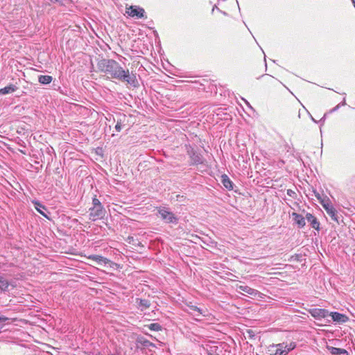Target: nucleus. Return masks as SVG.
Returning <instances> with one entry per match:
<instances>
[{
  "label": "nucleus",
  "instance_id": "1",
  "mask_svg": "<svg viewBox=\"0 0 355 355\" xmlns=\"http://www.w3.org/2000/svg\"><path fill=\"white\" fill-rule=\"evenodd\" d=\"M98 70L110 76L112 78L128 83L136 87L137 80L136 76L130 73L129 70H125L118 62L112 59H101L97 63Z\"/></svg>",
  "mask_w": 355,
  "mask_h": 355
},
{
  "label": "nucleus",
  "instance_id": "2",
  "mask_svg": "<svg viewBox=\"0 0 355 355\" xmlns=\"http://www.w3.org/2000/svg\"><path fill=\"white\" fill-rule=\"evenodd\" d=\"M92 206L89 209V219L92 221L103 219L106 215V210L96 195L92 198Z\"/></svg>",
  "mask_w": 355,
  "mask_h": 355
},
{
  "label": "nucleus",
  "instance_id": "3",
  "mask_svg": "<svg viewBox=\"0 0 355 355\" xmlns=\"http://www.w3.org/2000/svg\"><path fill=\"white\" fill-rule=\"evenodd\" d=\"M157 210L159 214L162 219L166 223L178 224V218L173 214L169 207L166 206H160L157 207Z\"/></svg>",
  "mask_w": 355,
  "mask_h": 355
},
{
  "label": "nucleus",
  "instance_id": "4",
  "mask_svg": "<svg viewBox=\"0 0 355 355\" xmlns=\"http://www.w3.org/2000/svg\"><path fill=\"white\" fill-rule=\"evenodd\" d=\"M320 204L323 207V208L327 211V214L331 217V218L339 223L338 216L337 215V211L332 206L329 198L327 199H323L320 200Z\"/></svg>",
  "mask_w": 355,
  "mask_h": 355
},
{
  "label": "nucleus",
  "instance_id": "5",
  "mask_svg": "<svg viewBox=\"0 0 355 355\" xmlns=\"http://www.w3.org/2000/svg\"><path fill=\"white\" fill-rule=\"evenodd\" d=\"M125 13L131 17L137 19L146 18L145 10L144 8L138 6H128L125 7Z\"/></svg>",
  "mask_w": 355,
  "mask_h": 355
},
{
  "label": "nucleus",
  "instance_id": "6",
  "mask_svg": "<svg viewBox=\"0 0 355 355\" xmlns=\"http://www.w3.org/2000/svg\"><path fill=\"white\" fill-rule=\"evenodd\" d=\"M286 347L285 343L272 344L268 347L267 351L269 355H286Z\"/></svg>",
  "mask_w": 355,
  "mask_h": 355
},
{
  "label": "nucleus",
  "instance_id": "7",
  "mask_svg": "<svg viewBox=\"0 0 355 355\" xmlns=\"http://www.w3.org/2000/svg\"><path fill=\"white\" fill-rule=\"evenodd\" d=\"M187 153L191 158V164L198 165L203 163L204 158L200 153H197L193 148L189 149Z\"/></svg>",
  "mask_w": 355,
  "mask_h": 355
},
{
  "label": "nucleus",
  "instance_id": "8",
  "mask_svg": "<svg viewBox=\"0 0 355 355\" xmlns=\"http://www.w3.org/2000/svg\"><path fill=\"white\" fill-rule=\"evenodd\" d=\"M309 313L312 317L317 320L324 318L329 315V311L324 309L314 308L309 310Z\"/></svg>",
  "mask_w": 355,
  "mask_h": 355
},
{
  "label": "nucleus",
  "instance_id": "9",
  "mask_svg": "<svg viewBox=\"0 0 355 355\" xmlns=\"http://www.w3.org/2000/svg\"><path fill=\"white\" fill-rule=\"evenodd\" d=\"M33 205H34L35 209L44 217L47 219H49V211H47L46 206L42 205L40 201L37 200H34L32 201Z\"/></svg>",
  "mask_w": 355,
  "mask_h": 355
},
{
  "label": "nucleus",
  "instance_id": "10",
  "mask_svg": "<svg viewBox=\"0 0 355 355\" xmlns=\"http://www.w3.org/2000/svg\"><path fill=\"white\" fill-rule=\"evenodd\" d=\"M329 315L331 316L334 322H336L338 324H343L349 320V317L345 314L338 312H331L329 313Z\"/></svg>",
  "mask_w": 355,
  "mask_h": 355
},
{
  "label": "nucleus",
  "instance_id": "11",
  "mask_svg": "<svg viewBox=\"0 0 355 355\" xmlns=\"http://www.w3.org/2000/svg\"><path fill=\"white\" fill-rule=\"evenodd\" d=\"M11 286L12 288L15 287V285L8 279L6 278L4 275L0 276V291L1 293H6L9 291V286Z\"/></svg>",
  "mask_w": 355,
  "mask_h": 355
},
{
  "label": "nucleus",
  "instance_id": "12",
  "mask_svg": "<svg viewBox=\"0 0 355 355\" xmlns=\"http://www.w3.org/2000/svg\"><path fill=\"white\" fill-rule=\"evenodd\" d=\"M293 220L300 228L304 227L306 225L305 219L301 214L293 212L291 214Z\"/></svg>",
  "mask_w": 355,
  "mask_h": 355
},
{
  "label": "nucleus",
  "instance_id": "13",
  "mask_svg": "<svg viewBox=\"0 0 355 355\" xmlns=\"http://www.w3.org/2000/svg\"><path fill=\"white\" fill-rule=\"evenodd\" d=\"M306 219L309 223H310L313 228H314L316 230H320V222L313 214L307 213L306 214Z\"/></svg>",
  "mask_w": 355,
  "mask_h": 355
},
{
  "label": "nucleus",
  "instance_id": "14",
  "mask_svg": "<svg viewBox=\"0 0 355 355\" xmlns=\"http://www.w3.org/2000/svg\"><path fill=\"white\" fill-rule=\"evenodd\" d=\"M327 349L332 355H349V352L345 349L329 345L327 346Z\"/></svg>",
  "mask_w": 355,
  "mask_h": 355
},
{
  "label": "nucleus",
  "instance_id": "15",
  "mask_svg": "<svg viewBox=\"0 0 355 355\" xmlns=\"http://www.w3.org/2000/svg\"><path fill=\"white\" fill-rule=\"evenodd\" d=\"M89 259L101 265L107 264L110 261L109 259L101 255H90Z\"/></svg>",
  "mask_w": 355,
  "mask_h": 355
},
{
  "label": "nucleus",
  "instance_id": "16",
  "mask_svg": "<svg viewBox=\"0 0 355 355\" xmlns=\"http://www.w3.org/2000/svg\"><path fill=\"white\" fill-rule=\"evenodd\" d=\"M17 89H18V87H17L15 85L10 84L9 85H8L6 87L0 89V94L6 95L8 94L15 92Z\"/></svg>",
  "mask_w": 355,
  "mask_h": 355
},
{
  "label": "nucleus",
  "instance_id": "17",
  "mask_svg": "<svg viewBox=\"0 0 355 355\" xmlns=\"http://www.w3.org/2000/svg\"><path fill=\"white\" fill-rule=\"evenodd\" d=\"M221 182L223 186L228 190L233 189V182L230 180L227 175H223L221 176Z\"/></svg>",
  "mask_w": 355,
  "mask_h": 355
},
{
  "label": "nucleus",
  "instance_id": "18",
  "mask_svg": "<svg viewBox=\"0 0 355 355\" xmlns=\"http://www.w3.org/2000/svg\"><path fill=\"white\" fill-rule=\"evenodd\" d=\"M53 80V77L49 75H40L38 77V81L40 84L48 85Z\"/></svg>",
  "mask_w": 355,
  "mask_h": 355
},
{
  "label": "nucleus",
  "instance_id": "19",
  "mask_svg": "<svg viewBox=\"0 0 355 355\" xmlns=\"http://www.w3.org/2000/svg\"><path fill=\"white\" fill-rule=\"evenodd\" d=\"M238 288L250 295H256L258 293L257 290L252 288L248 286H239Z\"/></svg>",
  "mask_w": 355,
  "mask_h": 355
},
{
  "label": "nucleus",
  "instance_id": "20",
  "mask_svg": "<svg viewBox=\"0 0 355 355\" xmlns=\"http://www.w3.org/2000/svg\"><path fill=\"white\" fill-rule=\"evenodd\" d=\"M139 342L144 346V347H148L150 346H152V347H155V345L150 342L149 340H146V339H144L143 338H141L139 340Z\"/></svg>",
  "mask_w": 355,
  "mask_h": 355
},
{
  "label": "nucleus",
  "instance_id": "21",
  "mask_svg": "<svg viewBox=\"0 0 355 355\" xmlns=\"http://www.w3.org/2000/svg\"><path fill=\"white\" fill-rule=\"evenodd\" d=\"M286 344V349L285 350L286 351V355L291 352L292 351L293 349H294L296 347V344L293 342L292 343H290L289 344L288 343H285Z\"/></svg>",
  "mask_w": 355,
  "mask_h": 355
},
{
  "label": "nucleus",
  "instance_id": "22",
  "mask_svg": "<svg viewBox=\"0 0 355 355\" xmlns=\"http://www.w3.org/2000/svg\"><path fill=\"white\" fill-rule=\"evenodd\" d=\"M189 308H190V309L192 311L198 313L197 314H196V316H199L200 315L202 314L201 309L200 308H198V306H190Z\"/></svg>",
  "mask_w": 355,
  "mask_h": 355
},
{
  "label": "nucleus",
  "instance_id": "23",
  "mask_svg": "<svg viewBox=\"0 0 355 355\" xmlns=\"http://www.w3.org/2000/svg\"><path fill=\"white\" fill-rule=\"evenodd\" d=\"M286 193H287L288 196H289L290 197H291L294 199L296 198V197H297L296 193L292 189H288Z\"/></svg>",
  "mask_w": 355,
  "mask_h": 355
},
{
  "label": "nucleus",
  "instance_id": "24",
  "mask_svg": "<svg viewBox=\"0 0 355 355\" xmlns=\"http://www.w3.org/2000/svg\"><path fill=\"white\" fill-rule=\"evenodd\" d=\"M248 337L251 339L254 338L255 337V333L253 330L252 329H248L247 331H246Z\"/></svg>",
  "mask_w": 355,
  "mask_h": 355
},
{
  "label": "nucleus",
  "instance_id": "25",
  "mask_svg": "<svg viewBox=\"0 0 355 355\" xmlns=\"http://www.w3.org/2000/svg\"><path fill=\"white\" fill-rule=\"evenodd\" d=\"M115 130L117 132H120L121 130V121H117V123H116V124L115 125Z\"/></svg>",
  "mask_w": 355,
  "mask_h": 355
},
{
  "label": "nucleus",
  "instance_id": "26",
  "mask_svg": "<svg viewBox=\"0 0 355 355\" xmlns=\"http://www.w3.org/2000/svg\"><path fill=\"white\" fill-rule=\"evenodd\" d=\"M314 193H315V196L317 198V199L319 200L320 202L321 200L327 199V196L324 198H322V196L320 195V193L316 191H314Z\"/></svg>",
  "mask_w": 355,
  "mask_h": 355
},
{
  "label": "nucleus",
  "instance_id": "27",
  "mask_svg": "<svg viewBox=\"0 0 355 355\" xmlns=\"http://www.w3.org/2000/svg\"><path fill=\"white\" fill-rule=\"evenodd\" d=\"M148 305L149 304H148L147 300H141V301H140V306H144L145 307H148Z\"/></svg>",
  "mask_w": 355,
  "mask_h": 355
},
{
  "label": "nucleus",
  "instance_id": "28",
  "mask_svg": "<svg viewBox=\"0 0 355 355\" xmlns=\"http://www.w3.org/2000/svg\"><path fill=\"white\" fill-rule=\"evenodd\" d=\"M8 320V318L5 316H0V323L4 322L7 321Z\"/></svg>",
  "mask_w": 355,
  "mask_h": 355
},
{
  "label": "nucleus",
  "instance_id": "29",
  "mask_svg": "<svg viewBox=\"0 0 355 355\" xmlns=\"http://www.w3.org/2000/svg\"><path fill=\"white\" fill-rule=\"evenodd\" d=\"M149 327H150V329L151 330H154V331H155V323H152V324H150V326H149Z\"/></svg>",
  "mask_w": 355,
  "mask_h": 355
},
{
  "label": "nucleus",
  "instance_id": "30",
  "mask_svg": "<svg viewBox=\"0 0 355 355\" xmlns=\"http://www.w3.org/2000/svg\"><path fill=\"white\" fill-rule=\"evenodd\" d=\"M339 107H340V105L338 104V105H337L335 107H334V108L331 110V112H334V111L337 110L339 108Z\"/></svg>",
  "mask_w": 355,
  "mask_h": 355
},
{
  "label": "nucleus",
  "instance_id": "31",
  "mask_svg": "<svg viewBox=\"0 0 355 355\" xmlns=\"http://www.w3.org/2000/svg\"><path fill=\"white\" fill-rule=\"evenodd\" d=\"M156 328H157V331L162 330V327L158 324H157Z\"/></svg>",
  "mask_w": 355,
  "mask_h": 355
},
{
  "label": "nucleus",
  "instance_id": "32",
  "mask_svg": "<svg viewBox=\"0 0 355 355\" xmlns=\"http://www.w3.org/2000/svg\"><path fill=\"white\" fill-rule=\"evenodd\" d=\"M51 2H58V0H51Z\"/></svg>",
  "mask_w": 355,
  "mask_h": 355
},
{
  "label": "nucleus",
  "instance_id": "33",
  "mask_svg": "<svg viewBox=\"0 0 355 355\" xmlns=\"http://www.w3.org/2000/svg\"><path fill=\"white\" fill-rule=\"evenodd\" d=\"M342 104H343V105H345V99L343 100V103H342Z\"/></svg>",
  "mask_w": 355,
  "mask_h": 355
},
{
  "label": "nucleus",
  "instance_id": "34",
  "mask_svg": "<svg viewBox=\"0 0 355 355\" xmlns=\"http://www.w3.org/2000/svg\"><path fill=\"white\" fill-rule=\"evenodd\" d=\"M156 342H157V343L158 342V343H161L160 341H159L157 339L156 340Z\"/></svg>",
  "mask_w": 355,
  "mask_h": 355
},
{
  "label": "nucleus",
  "instance_id": "35",
  "mask_svg": "<svg viewBox=\"0 0 355 355\" xmlns=\"http://www.w3.org/2000/svg\"><path fill=\"white\" fill-rule=\"evenodd\" d=\"M353 3H355V0H352Z\"/></svg>",
  "mask_w": 355,
  "mask_h": 355
}]
</instances>
